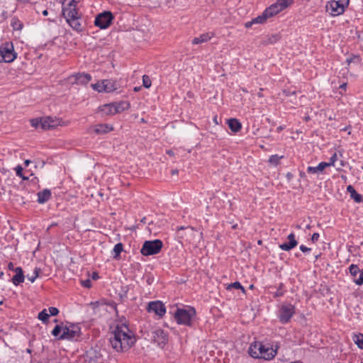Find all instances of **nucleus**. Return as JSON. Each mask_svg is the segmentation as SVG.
<instances>
[{"mask_svg":"<svg viewBox=\"0 0 363 363\" xmlns=\"http://www.w3.org/2000/svg\"><path fill=\"white\" fill-rule=\"evenodd\" d=\"M110 335L111 347L117 352L127 351L135 342L133 332L123 323L118 324Z\"/></svg>","mask_w":363,"mask_h":363,"instance_id":"obj_1","label":"nucleus"},{"mask_svg":"<svg viewBox=\"0 0 363 363\" xmlns=\"http://www.w3.org/2000/svg\"><path fill=\"white\" fill-rule=\"evenodd\" d=\"M80 0H64L62 1V15L66 22L75 31L80 33L84 30L80 20L82 13L78 9V4Z\"/></svg>","mask_w":363,"mask_h":363,"instance_id":"obj_2","label":"nucleus"},{"mask_svg":"<svg viewBox=\"0 0 363 363\" xmlns=\"http://www.w3.org/2000/svg\"><path fill=\"white\" fill-rule=\"evenodd\" d=\"M33 127L38 128L40 127L42 130L54 129L60 124L58 118H52L51 117H42L33 118L30 121Z\"/></svg>","mask_w":363,"mask_h":363,"instance_id":"obj_3","label":"nucleus"},{"mask_svg":"<svg viewBox=\"0 0 363 363\" xmlns=\"http://www.w3.org/2000/svg\"><path fill=\"white\" fill-rule=\"evenodd\" d=\"M195 315L196 311L194 308H177L174 316L178 324L189 326L191 324V319Z\"/></svg>","mask_w":363,"mask_h":363,"instance_id":"obj_4","label":"nucleus"},{"mask_svg":"<svg viewBox=\"0 0 363 363\" xmlns=\"http://www.w3.org/2000/svg\"><path fill=\"white\" fill-rule=\"evenodd\" d=\"M350 0H333L326 4V11L332 16H337L342 14L349 5Z\"/></svg>","mask_w":363,"mask_h":363,"instance_id":"obj_5","label":"nucleus"},{"mask_svg":"<svg viewBox=\"0 0 363 363\" xmlns=\"http://www.w3.org/2000/svg\"><path fill=\"white\" fill-rule=\"evenodd\" d=\"M163 247V242L160 240L145 241L140 250V252L144 256H149L158 254Z\"/></svg>","mask_w":363,"mask_h":363,"instance_id":"obj_6","label":"nucleus"},{"mask_svg":"<svg viewBox=\"0 0 363 363\" xmlns=\"http://www.w3.org/2000/svg\"><path fill=\"white\" fill-rule=\"evenodd\" d=\"M17 57L11 42H5L0 47V62H12Z\"/></svg>","mask_w":363,"mask_h":363,"instance_id":"obj_7","label":"nucleus"},{"mask_svg":"<svg viewBox=\"0 0 363 363\" xmlns=\"http://www.w3.org/2000/svg\"><path fill=\"white\" fill-rule=\"evenodd\" d=\"M113 18V13L111 11H106L96 16L94 25L101 29H106L111 25Z\"/></svg>","mask_w":363,"mask_h":363,"instance_id":"obj_8","label":"nucleus"},{"mask_svg":"<svg viewBox=\"0 0 363 363\" xmlns=\"http://www.w3.org/2000/svg\"><path fill=\"white\" fill-rule=\"evenodd\" d=\"M294 313V306L291 304H283L279 311V320L282 324L288 323Z\"/></svg>","mask_w":363,"mask_h":363,"instance_id":"obj_9","label":"nucleus"},{"mask_svg":"<svg viewBox=\"0 0 363 363\" xmlns=\"http://www.w3.org/2000/svg\"><path fill=\"white\" fill-rule=\"evenodd\" d=\"M289 5L291 4L286 0H278L275 4L267 8L264 11V13H265L267 18H269L286 9Z\"/></svg>","mask_w":363,"mask_h":363,"instance_id":"obj_10","label":"nucleus"},{"mask_svg":"<svg viewBox=\"0 0 363 363\" xmlns=\"http://www.w3.org/2000/svg\"><path fill=\"white\" fill-rule=\"evenodd\" d=\"M63 333L59 336V340H72L77 336H79L80 328L77 325H72L70 326H65Z\"/></svg>","mask_w":363,"mask_h":363,"instance_id":"obj_11","label":"nucleus"},{"mask_svg":"<svg viewBox=\"0 0 363 363\" xmlns=\"http://www.w3.org/2000/svg\"><path fill=\"white\" fill-rule=\"evenodd\" d=\"M147 311L149 313L153 312L160 317H162L166 313V307L162 301H151L147 305Z\"/></svg>","mask_w":363,"mask_h":363,"instance_id":"obj_12","label":"nucleus"},{"mask_svg":"<svg viewBox=\"0 0 363 363\" xmlns=\"http://www.w3.org/2000/svg\"><path fill=\"white\" fill-rule=\"evenodd\" d=\"M152 340L159 346L164 347L168 340L167 334L161 328H157L152 331Z\"/></svg>","mask_w":363,"mask_h":363,"instance_id":"obj_13","label":"nucleus"},{"mask_svg":"<svg viewBox=\"0 0 363 363\" xmlns=\"http://www.w3.org/2000/svg\"><path fill=\"white\" fill-rule=\"evenodd\" d=\"M350 272L354 278V282L359 286L363 284V269L359 270L357 264H351L349 267Z\"/></svg>","mask_w":363,"mask_h":363,"instance_id":"obj_14","label":"nucleus"},{"mask_svg":"<svg viewBox=\"0 0 363 363\" xmlns=\"http://www.w3.org/2000/svg\"><path fill=\"white\" fill-rule=\"evenodd\" d=\"M265 345H264L260 342H254L250 344V346L248 350L249 354L255 358V359H259L261 354L262 353V351L264 350Z\"/></svg>","mask_w":363,"mask_h":363,"instance_id":"obj_15","label":"nucleus"},{"mask_svg":"<svg viewBox=\"0 0 363 363\" xmlns=\"http://www.w3.org/2000/svg\"><path fill=\"white\" fill-rule=\"evenodd\" d=\"M72 81V84L86 85L87 84L91 79V76L88 73H77L73 74L69 78Z\"/></svg>","mask_w":363,"mask_h":363,"instance_id":"obj_16","label":"nucleus"},{"mask_svg":"<svg viewBox=\"0 0 363 363\" xmlns=\"http://www.w3.org/2000/svg\"><path fill=\"white\" fill-rule=\"evenodd\" d=\"M287 239L289 240L288 242L279 245V247L282 250L289 251L298 245V242L295 239V235L293 233L288 235Z\"/></svg>","mask_w":363,"mask_h":363,"instance_id":"obj_17","label":"nucleus"},{"mask_svg":"<svg viewBox=\"0 0 363 363\" xmlns=\"http://www.w3.org/2000/svg\"><path fill=\"white\" fill-rule=\"evenodd\" d=\"M113 103L104 104L99 107V111L101 113L102 116H113L116 114L114 110Z\"/></svg>","mask_w":363,"mask_h":363,"instance_id":"obj_18","label":"nucleus"},{"mask_svg":"<svg viewBox=\"0 0 363 363\" xmlns=\"http://www.w3.org/2000/svg\"><path fill=\"white\" fill-rule=\"evenodd\" d=\"M277 354V348L273 349L272 347L265 346L259 358L264 359L265 360H271L276 356Z\"/></svg>","mask_w":363,"mask_h":363,"instance_id":"obj_19","label":"nucleus"},{"mask_svg":"<svg viewBox=\"0 0 363 363\" xmlns=\"http://www.w3.org/2000/svg\"><path fill=\"white\" fill-rule=\"evenodd\" d=\"M16 274L12 278V283L15 286H18L21 283H23L25 279V276L21 267H18L14 269Z\"/></svg>","mask_w":363,"mask_h":363,"instance_id":"obj_20","label":"nucleus"},{"mask_svg":"<svg viewBox=\"0 0 363 363\" xmlns=\"http://www.w3.org/2000/svg\"><path fill=\"white\" fill-rule=\"evenodd\" d=\"M103 81L105 86V92L106 93L114 91L119 88V86L116 80L104 79Z\"/></svg>","mask_w":363,"mask_h":363,"instance_id":"obj_21","label":"nucleus"},{"mask_svg":"<svg viewBox=\"0 0 363 363\" xmlns=\"http://www.w3.org/2000/svg\"><path fill=\"white\" fill-rule=\"evenodd\" d=\"M113 104L116 113H121L123 111L128 110L130 107V103L126 101L113 102Z\"/></svg>","mask_w":363,"mask_h":363,"instance_id":"obj_22","label":"nucleus"},{"mask_svg":"<svg viewBox=\"0 0 363 363\" xmlns=\"http://www.w3.org/2000/svg\"><path fill=\"white\" fill-rule=\"evenodd\" d=\"M113 130V128L112 125H110L108 124L101 123L96 125L94 128V132L96 134H104L107 133L108 132H111Z\"/></svg>","mask_w":363,"mask_h":363,"instance_id":"obj_23","label":"nucleus"},{"mask_svg":"<svg viewBox=\"0 0 363 363\" xmlns=\"http://www.w3.org/2000/svg\"><path fill=\"white\" fill-rule=\"evenodd\" d=\"M347 191L350 193L351 199L356 203H359L363 201L362 196L358 194L352 185L347 186Z\"/></svg>","mask_w":363,"mask_h":363,"instance_id":"obj_24","label":"nucleus"},{"mask_svg":"<svg viewBox=\"0 0 363 363\" xmlns=\"http://www.w3.org/2000/svg\"><path fill=\"white\" fill-rule=\"evenodd\" d=\"M51 197V192L49 189H43L38 193V202L44 203L47 202Z\"/></svg>","mask_w":363,"mask_h":363,"instance_id":"obj_25","label":"nucleus"},{"mask_svg":"<svg viewBox=\"0 0 363 363\" xmlns=\"http://www.w3.org/2000/svg\"><path fill=\"white\" fill-rule=\"evenodd\" d=\"M213 35L210 33H206L201 34L199 37H196L192 40V44L198 45L206 43L211 39Z\"/></svg>","mask_w":363,"mask_h":363,"instance_id":"obj_26","label":"nucleus"},{"mask_svg":"<svg viewBox=\"0 0 363 363\" xmlns=\"http://www.w3.org/2000/svg\"><path fill=\"white\" fill-rule=\"evenodd\" d=\"M228 124L229 128L234 133L238 132L242 128L241 123L236 118L229 119L228 121Z\"/></svg>","mask_w":363,"mask_h":363,"instance_id":"obj_27","label":"nucleus"},{"mask_svg":"<svg viewBox=\"0 0 363 363\" xmlns=\"http://www.w3.org/2000/svg\"><path fill=\"white\" fill-rule=\"evenodd\" d=\"M326 167H328V164L325 162H322L319 163V164L317 167H308L307 168V172L309 174H315L318 172H322L324 170Z\"/></svg>","mask_w":363,"mask_h":363,"instance_id":"obj_28","label":"nucleus"},{"mask_svg":"<svg viewBox=\"0 0 363 363\" xmlns=\"http://www.w3.org/2000/svg\"><path fill=\"white\" fill-rule=\"evenodd\" d=\"M11 26L13 30L21 31L23 28V23L17 17L13 16L11 20Z\"/></svg>","mask_w":363,"mask_h":363,"instance_id":"obj_29","label":"nucleus"},{"mask_svg":"<svg viewBox=\"0 0 363 363\" xmlns=\"http://www.w3.org/2000/svg\"><path fill=\"white\" fill-rule=\"evenodd\" d=\"M280 38H281V37H280L279 34H277V33L274 34V35H272L267 37V38L266 40H264L262 42V44L264 45L274 44L277 42H278L280 40Z\"/></svg>","mask_w":363,"mask_h":363,"instance_id":"obj_30","label":"nucleus"},{"mask_svg":"<svg viewBox=\"0 0 363 363\" xmlns=\"http://www.w3.org/2000/svg\"><path fill=\"white\" fill-rule=\"evenodd\" d=\"M123 250V245L121 242L117 243L113 250V258L116 259H120V254Z\"/></svg>","mask_w":363,"mask_h":363,"instance_id":"obj_31","label":"nucleus"},{"mask_svg":"<svg viewBox=\"0 0 363 363\" xmlns=\"http://www.w3.org/2000/svg\"><path fill=\"white\" fill-rule=\"evenodd\" d=\"M353 340L359 349L363 350V334L354 335Z\"/></svg>","mask_w":363,"mask_h":363,"instance_id":"obj_32","label":"nucleus"},{"mask_svg":"<svg viewBox=\"0 0 363 363\" xmlns=\"http://www.w3.org/2000/svg\"><path fill=\"white\" fill-rule=\"evenodd\" d=\"M49 317H50V315L48 313L47 309H45V308L43 309L42 311H40L38 315V319L40 320L41 321H43V323H48Z\"/></svg>","mask_w":363,"mask_h":363,"instance_id":"obj_33","label":"nucleus"},{"mask_svg":"<svg viewBox=\"0 0 363 363\" xmlns=\"http://www.w3.org/2000/svg\"><path fill=\"white\" fill-rule=\"evenodd\" d=\"M91 87L99 91V92H103L104 91L105 92V86H104V81L103 80H101V81H99L97 82L95 84H91Z\"/></svg>","mask_w":363,"mask_h":363,"instance_id":"obj_34","label":"nucleus"},{"mask_svg":"<svg viewBox=\"0 0 363 363\" xmlns=\"http://www.w3.org/2000/svg\"><path fill=\"white\" fill-rule=\"evenodd\" d=\"M283 158V156H279L278 155H273L269 157V162L274 165L277 166L279 164L280 159Z\"/></svg>","mask_w":363,"mask_h":363,"instance_id":"obj_35","label":"nucleus"},{"mask_svg":"<svg viewBox=\"0 0 363 363\" xmlns=\"http://www.w3.org/2000/svg\"><path fill=\"white\" fill-rule=\"evenodd\" d=\"M232 288H234L236 289H240L242 291V293L245 294L246 291H245V288L241 285V284L239 281H235L234 283H231V284H228V286H227L226 289L228 290H230Z\"/></svg>","mask_w":363,"mask_h":363,"instance_id":"obj_36","label":"nucleus"},{"mask_svg":"<svg viewBox=\"0 0 363 363\" xmlns=\"http://www.w3.org/2000/svg\"><path fill=\"white\" fill-rule=\"evenodd\" d=\"M267 20V18L265 15V13L263 12L260 16H258L257 17L252 18V22L256 23L262 24L266 22Z\"/></svg>","mask_w":363,"mask_h":363,"instance_id":"obj_37","label":"nucleus"},{"mask_svg":"<svg viewBox=\"0 0 363 363\" xmlns=\"http://www.w3.org/2000/svg\"><path fill=\"white\" fill-rule=\"evenodd\" d=\"M41 269L40 268L35 267L33 275L30 276L29 274L27 275V278L29 281H30L32 283L35 281L37 277H39L40 272Z\"/></svg>","mask_w":363,"mask_h":363,"instance_id":"obj_38","label":"nucleus"},{"mask_svg":"<svg viewBox=\"0 0 363 363\" xmlns=\"http://www.w3.org/2000/svg\"><path fill=\"white\" fill-rule=\"evenodd\" d=\"M15 170H16V175L18 176L19 177H21L22 179L23 180H26V179H28V178L27 177H25L23 174V167L21 166V165H18L16 168H15Z\"/></svg>","mask_w":363,"mask_h":363,"instance_id":"obj_39","label":"nucleus"},{"mask_svg":"<svg viewBox=\"0 0 363 363\" xmlns=\"http://www.w3.org/2000/svg\"><path fill=\"white\" fill-rule=\"evenodd\" d=\"M143 84L145 88H150L151 86V80L147 75L143 76Z\"/></svg>","mask_w":363,"mask_h":363,"instance_id":"obj_40","label":"nucleus"},{"mask_svg":"<svg viewBox=\"0 0 363 363\" xmlns=\"http://www.w3.org/2000/svg\"><path fill=\"white\" fill-rule=\"evenodd\" d=\"M337 154L335 152L332 155V157L330 158V161L328 162H326V164H328V167L334 166L335 162L337 161Z\"/></svg>","mask_w":363,"mask_h":363,"instance_id":"obj_41","label":"nucleus"},{"mask_svg":"<svg viewBox=\"0 0 363 363\" xmlns=\"http://www.w3.org/2000/svg\"><path fill=\"white\" fill-rule=\"evenodd\" d=\"M62 330V327L57 325L52 331V335L55 337H57Z\"/></svg>","mask_w":363,"mask_h":363,"instance_id":"obj_42","label":"nucleus"},{"mask_svg":"<svg viewBox=\"0 0 363 363\" xmlns=\"http://www.w3.org/2000/svg\"><path fill=\"white\" fill-rule=\"evenodd\" d=\"M48 311L49 315L52 316H55L59 313V310L56 307H50Z\"/></svg>","mask_w":363,"mask_h":363,"instance_id":"obj_43","label":"nucleus"},{"mask_svg":"<svg viewBox=\"0 0 363 363\" xmlns=\"http://www.w3.org/2000/svg\"><path fill=\"white\" fill-rule=\"evenodd\" d=\"M82 285L85 288H90L91 286V281L90 279H87L86 280L82 281Z\"/></svg>","mask_w":363,"mask_h":363,"instance_id":"obj_44","label":"nucleus"},{"mask_svg":"<svg viewBox=\"0 0 363 363\" xmlns=\"http://www.w3.org/2000/svg\"><path fill=\"white\" fill-rule=\"evenodd\" d=\"M319 237H320L319 233H313L311 237V241L313 242H317L319 239Z\"/></svg>","mask_w":363,"mask_h":363,"instance_id":"obj_45","label":"nucleus"},{"mask_svg":"<svg viewBox=\"0 0 363 363\" xmlns=\"http://www.w3.org/2000/svg\"><path fill=\"white\" fill-rule=\"evenodd\" d=\"M300 250L301 251H302L303 252H309L311 251V249L310 247H307L306 246L303 245H301L300 246Z\"/></svg>","mask_w":363,"mask_h":363,"instance_id":"obj_46","label":"nucleus"},{"mask_svg":"<svg viewBox=\"0 0 363 363\" xmlns=\"http://www.w3.org/2000/svg\"><path fill=\"white\" fill-rule=\"evenodd\" d=\"M253 24H255V23H254V22H252V21H247V22H246V23H245V28H250Z\"/></svg>","mask_w":363,"mask_h":363,"instance_id":"obj_47","label":"nucleus"},{"mask_svg":"<svg viewBox=\"0 0 363 363\" xmlns=\"http://www.w3.org/2000/svg\"><path fill=\"white\" fill-rule=\"evenodd\" d=\"M284 293L280 290L279 289L274 295V297H279V296H283Z\"/></svg>","mask_w":363,"mask_h":363,"instance_id":"obj_48","label":"nucleus"},{"mask_svg":"<svg viewBox=\"0 0 363 363\" xmlns=\"http://www.w3.org/2000/svg\"><path fill=\"white\" fill-rule=\"evenodd\" d=\"M283 92L287 96H290L291 94H296V91L291 92L289 90H284Z\"/></svg>","mask_w":363,"mask_h":363,"instance_id":"obj_49","label":"nucleus"},{"mask_svg":"<svg viewBox=\"0 0 363 363\" xmlns=\"http://www.w3.org/2000/svg\"><path fill=\"white\" fill-rule=\"evenodd\" d=\"M1 17L4 20H6L8 18L7 11H4L1 13Z\"/></svg>","mask_w":363,"mask_h":363,"instance_id":"obj_50","label":"nucleus"},{"mask_svg":"<svg viewBox=\"0 0 363 363\" xmlns=\"http://www.w3.org/2000/svg\"><path fill=\"white\" fill-rule=\"evenodd\" d=\"M8 268H9V270H13L14 271L15 268H14V265H13V262H10L9 263Z\"/></svg>","mask_w":363,"mask_h":363,"instance_id":"obj_51","label":"nucleus"},{"mask_svg":"<svg viewBox=\"0 0 363 363\" xmlns=\"http://www.w3.org/2000/svg\"><path fill=\"white\" fill-rule=\"evenodd\" d=\"M167 154H168L169 156H174V152L172 150H167Z\"/></svg>","mask_w":363,"mask_h":363,"instance_id":"obj_52","label":"nucleus"},{"mask_svg":"<svg viewBox=\"0 0 363 363\" xmlns=\"http://www.w3.org/2000/svg\"><path fill=\"white\" fill-rule=\"evenodd\" d=\"M98 277H99L98 274L96 272H94L93 276H92V279H96Z\"/></svg>","mask_w":363,"mask_h":363,"instance_id":"obj_53","label":"nucleus"},{"mask_svg":"<svg viewBox=\"0 0 363 363\" xmlns=\"http://www.w3.org/2000/svg\"><path fill=\"white\" fill-rule=\"evenodd\" d=\"M42 13L45 16L48 15V11L47 9L43 10Z\"/></svg>","mask_w":363,"mask_h":363,"instance_id":"obj_54","label":"nucleus"},{"mask_svg":"<svg viewBox=\"0 0 363 363\" xmlns=\"http://www.w3.org/2000/svg\"><path fill=\"white\" fill-rule=\"evenodd\" d=\"M178 172H179V171L177 169H173V170H172L171 173L172 175H174V174H177Z\"/></svg>","mask_w":363,"mask_h":363,"instance_id":"obj_55","label":"nucleus"},{"mask_svg":"<svg viewBox=\"0 0 363 363\" xmlns=\"http://www.w3.org/2000/svg\"><path fill=\"white\" fill-rule=\"evenodd\" d=\"M263 90V89H260V91L257 94V96L260 98L263 97V94L262 93V91Z\"/></svg>","mask_w":363,"mask_h":363,"instance_id":"obj_56","label":"nucleus"},{"mask_svg":"<svg viewBox=\"0 0 363 363\" xmlns=\"http://www.w3.org/2000/svg\"><path fill=\"white\" fill-rule=\"evenodd\" d=\"M354 57H355V56H354V57H351L350 59H347V63L350 64V62H352Z\"/></svg>","mask_w":363,"mask_h":363,"instance_id":"obj_57","label":"nucleus"},{"mask_svg":"<svg viewBox=\"0 0 363 363\" xmlns=\"http://www.w3.org/2000/svg\"><path fill=\"white\" fill-rule=\"evenodd\" d=\"M346 85H347V84H346L345 83H344V84H341V85L340 86V89H345L346 88Z\"/></svg>","mask_w":363,"mask_h":363,"instance_id":"obj_58","label":"nucleus"},{"mask_svg":"<svg viewBox=\"0 0 363 363\" xmlns=\"http://www.w3.org/2000/svg\"><path fill=\"white\" fill-rule=\"evenodd\" d=\"M238 225L237 223L232 225L233 229H236V228H238Z\"/></svg>","mask_w":363,"mask_h":363,"instance_id":"obj_59","label":"nucleus"},{"mask_svg":"<svg viewBox=\"0 0 363 363\" xmlns=\"http://www.w3.org/2000/svg\"><path fill=\"white\" fill-rule=\"evenodd\" d=\"M284 129V128L282 126H279L277 128V131L278 132H280L281 130H282Z\"/></svg>","mask_w":363,"mask_h":363,"instance_id":"obj_60","label":"nucleus"},{"mask_svg":"<svg viewBox=\"0 0 363 363\" xmlns=\"http://www.w3.org/2000/svg\"><path fill=\"white\" fill-rule=\"evenodd\" d=\"M24 163H25V164H26V166H28V164L30 163V160H26L25 161V162H24Z\"/></svg>","mask_w":363,"mask_h":363,"instance_id":"obj_61","label":"nucleus"},{"mask_svg":"<svg viewBox=\"0 0 363 363\" xmlns=\"http://www.w3.org/2000/svg\"><path fill=\"white\" fill-rule=\"evenodd\" d=\"M287 2H289L290 4H292L294 0H286Z\"/></svg>","mask_w":363,"mask_h":363,"instance_id":"obj_62","label":"nucleus"},{"mask_svg":"<svg viewBox=\"0 0 363 363\" xmlns=\"http://www.w3.org/2000/svg\"><path fill=\"white\" fill-rule=\"evenodd\" d=\"M48 20H49L50 21H52V22H54V21H55L54 18H48Z\"/></svg>","mask_w":363,"mask_h":363,"instance_id":"obj_63","label":"nucleus"},{"mask_svg":"<svg viewBox=\"0 0 363 363\" xmlns=\"http://www.w3.org/2000/svg\"><path fill=\"white\" fill-rule=\"evenodd\" d=\"M139 89H140V88L135 87L134 90H135V91H138V90H139Z\"/></svg>","mask_w":363,"mask_h":363,"instance_id":"obj_64","label":"nucleus"}]
</instances>
